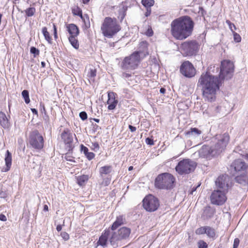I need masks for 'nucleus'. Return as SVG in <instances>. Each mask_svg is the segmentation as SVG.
Listing matches in <instances>:
<instances>
[{
    "mask_svg": "<svg viewBox=\"0 0 248 248\" xmlns=\"http://www.w3.org/2000/svg\"><path fill=\"white\" fill-rule=\"evenodd\" d=\"M145 142L147 144L150 145H153L154 144V142L153 139L150 138H147L145 140Z\"/></svg>",
    "mask_w": 248,
    "mask_h": 248,
    "instance_id": "nucleus-48",
    "label": "nucleus"
},
{
    "mask_svg": "<svg viewBox=\"0 0 248 248\" xmlns=\"http://www.w3.org/2000/svg\"><path fill=\"white\" fill-rule=\"evenodd\" d=\"M194 22L188 16L175 19L171 23V33L177 40H184L190 36L193 30Z\"/></svg>",
    "mask_w": 248,
    "mask_h": 248,
    "instance_id": "nucleus-3",
    "label": "nucleus"
},
{
    "mask_svg": "<svg viewBox=\"0 0 248 248\" xmlns=\"http://www.w3.org/2000/svg\"><path fill=\"white\" fill-rule=\"evenodd\" d=\"M1 118H2V120H1V126L4 129L9 130L11 125V124L5 114L2 112H1Z\"/></svg>",
    "mask_w": 248,
    "mask_h": 248,
    "instance_id": "nucleus-24",
    "label": "nucleus"
},
{
    "mask_svg": "<svg viewBox=\"0 0 248 248\" xmlns=\"http://www.w3.org/2000/svg\"><path fill=\"white\" fill-rule=\"evenodd\" d=\"M78 12L77 13L73 12V14L75 15L79 16L81 18H82V11L79 8H78Z\"/></svg>",
    "mask_w": 248,
    "mask_h": 248,
    "instance_id": "nucleus-53",
    "label": "nucleus"
},
{
    "mask_svg": "<svg viewBox=\"0 0 248 248\" xmlns=\"http://www.w3.org/2000/svg\"><path fill=\"white\" fill-rule=\"evenodd\" d=\"M140 60V52L135 51L124 59L122 68L124 70L135 69L138 67Z\"/></svg>",
    "mask_w": 248,
    "mask_h": 248,
    "instance_id": "nucleus-8",
    "label": "nucleus"
},
{
    "mask_svg": "<svg viewBox=\"0 0 248 248\" xmlns=\"http://www.w3.org/2000/svg\"><path fill=\"white\" fill-rule=\"evenodd\" d=\"M112 170V167L111 166H105L99 169V173L101 177H103V175L109 174Z\"/></svg>",
    "mask_w": 248,
    "mask_h": 248,
    "instance_id": "nucleus-27",
    "label": "nucleus"
},
{
    "mask_svg": "<svg viewBox=\"0 0 248 248\" xmlns=\"http://www.w3.org/2000/svg\"><path fill=\"white\" fill-rule=\"evenodd\" d=\"M24 12L27 17H31L34 15L36 9L34 7H30L26 9Z\"/></svg>",
    "mask_w": 248,
    "mask_h": 248,
    "instance_id": "nucleus-34",
    "label": "nucleus"
},
{
    "mask_svg": "<svg viewBox=\"0 0 248 248\" xmlns=\"http://www.w3.org/2000/svg\"><path fill=\"white\" fill-rule=\"evenodd\" d=\"M206 226L200 227L197 229L195 231V233L196 234L200 235V234H204L206 233Z\"/></svg>",
    "mask_w": 248,
    "mask_h": 248,
    "instance_id": "nucleus-37",
    "label": "nucleus"
},
{
    "mask_svg": "<svg viewBox=\"0 0 248 248\" xmlns=\"http://www.w3.org/2000/svg\"><path fill=\"white\" fill-rule=\"evenodd\" d=\"M199 248H207L208 245L207 243L203 240H200L198 243Z\"/></svg>",
    "mask_w": 248,
    "mask_h": 248,
    "instance_id": "nucleus-41",
    "label": "nucleus"
},
{
    "mask_svg": "<svg viewBox=\"0 0 248 248\" xmlns=\"http://www.w3.org/2000/svg\"><path fill=\"white\" fill-rule=\"evenodd\" d=\"M61 138L65 144L66 145V147L68 149V151H70L72 150L73 148V146L72 145L73 140V135L72 133L68 129L65 128L64 129L61 134Z\"/></svg>",
    "mask_w": 248,
    "mask_h": 248,
    "instance_id": "nucleus-17",
    "label": "nucleus"
},
{
    "mask_svg": "<svg viewBox=\"0 0 248 248\" xmlns=\"http://www.w3.org/2000/svg\"><path fill=\"white\" fill-rule=\"evenodd\" d=\"M248 168V165L241 159L235 160L230 166V170L233 175L238 173L245 172Z\"/></svg>",
    "mask_w": 248,
    "mask_h": 248,
    "instance_id": "nucleus-16",
    "label": "nucleus"
},
{
    "mask_svg": "<svg viewBox=\"0 0 248 248\" xmlns=\"http://www.w3.org/2000/svg\"><path fill=\"white\" fill-rule=\"evenodd\" d=\"M31 110L33 114L38 116V111L36 108H31Z\"/></svg>",
    "mask_w": 248,
    "mask_h": 248,
    "instance_id": "nucleus-57",
    "label": "nucleus"
},
{
    "mask_svg": "<svg viewBox=\"0 0 248 248\" xmlns=\"http://www.w3.org/2000/svg\"><path fill=\"white\" fill-rule=\"evenodd\" d=\"M200 186V184H199V185H198L197 186H193V187L192 188V189H191V191H190V192L189 194H191V195H193V192L196 190L197 188L198 187H199V186Z\"/></svg>",
    "mask_w": 248,
    "mask_h": 248,
    "instance_id": "nucleus-54",
    "label": "nucleus"
},
{
    "mask_svg": "<svg viewBox=\"0 0 248 248\" xmlns=\"http://www.w3.org/2000/svg\"><path fill=\"white\" fill-rule=\"evenodd\" d=\"M111 234V232L109 228L105 230L102 233V235L99 237V240L97 243V245L102 247L106 246L108 240L109 241Z\"/></svg>",
    "mask_w": 248,
    "mask_h": 248,
    "instance_id": "nucleus-18",
    "label": "nucleus"
},
{
    "mask_svg": "<svg viewBox=\"0 0 248 248\" xmlns=\"http://www.w3.org/2000/svg\"><path fill=\"white\" fill-rule=\"evenodd\" d=\"M88 20H89V18L88 19ZM84 21V23H85V25L86 27L87 28H90V23L89 21H88V22H86L85 20Z\"/></svg>",
    "mask_w": 248,
    "mask_h": 248,
    "instance_id": "nucleus-59",
    "label": "nucleus"
},
{
    "mask_svg": "<svg viewBox=\"0 0 248 248\" xmlns=\"http://www.w3.org/2000/svg\"><path fill=\"white\" fill-rule=\"evenodd\" d=\"M234 41L236 43H239L241 41V37L240 35L235 32H233Z\"/></svg>",
    "mask_w": 248,
    "mask_h": 248,
    "instance_id": "nucleus-40",
    "label": "nucleus"
},
{
    "mask_svg": "<svg viewBox=\"0 0 248 248\" xmlns=\"http://www.w3.org/2000/svg\"><path fill=\"white\" fill-rule=\"evenodd\" d=\"M110 183V179L106 178L103 179L102 184L105 186H108Z\"/></svg>",
    "mask_w": 248,
    "mask_h": 248,
    "instance_id": "nucleus-49",
    "label": "nucleus"
},
{
    "mask_svg": "<svg viewBox=\"0 0 248 248\" xmlns=\"http://www.w3.org/2000/svg\"><path fill=\"white\" fill-rule=\"evenodd\" d=\"M166 92V89L164 88H161L160 89V93H161L164 94Z\"/></svg>",
    "mask_w": 248,
    "mask_h": 248,
    "instance_id": "nucleus-61",
    "label": "nucleus"
},
{
    "mask_svg": "<svg viewBox=\"0 0 248 248\" xmlns=\"http://www.w3.org/2000/svg\"><path fill=\"white\" fill-rule=\"evenodd\" d=\"M196 166L195 161L190 159H184L178 162L175 170L180 175L188 174L194 170Z\"/></svg>",
    "mask_w": 248,
    "mask_h": 248,
    "instance_id": "nucleus-7",
    "label": "nucleus"
},
{
    "mask_svg": "<svg viewBox=\"0 0 248 248\" xmlns=\"http://www.w3.org/2000/svg\"><path fill=\"white\" fill-rule=\"evenodd\" d=\"M235 179L236 182L244 186L248 184V176L245 172L242 173V174L236 176Z\"/></svg>",
    "mask_w": 248,
    "mask_h": 248,
    "instance_id": "nucleus-23",
    "label": "nucleus"
},
{
    "mask_svg": "<svg viewBox=\"0 0 248 248\" xmlns=\"http://www.w3.org/2000/svg\"><path fill=\"white\" fill-rule=\"evenodd\" d=\"M30 52L33 54V57L35 58L39 55V50L35 47L31 46L30 48Z\"/></svg>",
    "mask_w": 248,
    "mask_h": 248,
    "instance_id": "nucleus-38",
    "label": "nucleus"
},
{
    "mask_svg": "<svg viewBox=\"0 0 248 248\" xmlns=\"http://www.w3.org/2000/svg\"><path fill=\"white\" fill-rule=\"evenodd\" d=\"M79 115L80 119L83 121L87 119V114L85 111H81L79 113Z\"/></svg>",
    "mask_w": 248,
    "mask_h": 248,
    "instance_id": "nucleus-44",
    "label": "nucleus"
},
{
    "mask_svg": "<svg viewBox=\"0 0 248 248\" xmlns=\"http://www.w3.org/2000/svg\"><path fill=\"white\" fill-rule=\"evenodd\" d=\"M146 34L149 37L152 36L153 35V31L152 29H148Z\"/></svg>",
    "mask_w": 248,
    "mask_h": 248,
    "instance_id": "nucleus-51",
    "label": "nucleus"
},
{
    "mask_svg": "<svg viewBox=\"0 0 248 248\" xmlns=\"http://www.w3.org/2000/svg\"><path fill=\"white\" fill-rule=\"evenodd\" d=\"M143 206L144 208L148 212L155 211L159 206V200L153 195H149L143 199Z\"/></svg>",
    "mask_w": 248,
    "mask_h": 248,
    "instance_id": "nucleus-12",
    "label": "nucleus"
},
{
    "mask_svg": "<svg viewBox=\"0 0 248 248\" xmlns=\"http://www.w3.org/2000/svg\"><path fill=\"white\" fill-rule=\"evenodd\" d=\"M41 67L44 68L46 66V62H42L41 63Z\"/></svg>",
    "mask_w": 248,
    "mask_h": 248,
    "instance_id": "nucleus-63",
    "label": "nucleus"
},
{
    "mask_svg": "<svg viewBox=\"0 0 248 248\" xmlns=\"http://www.w3.org/2000/svg\"><path fill=\"white\" fill-rule=\"evenodd\" d=\"M206 234L207 236L213 239L216 238V232L215 230L211 227L210 226H206Z\"/></svg>",
    "mask_w": 248,
    "mask_h": 248,
    "instance_id": "nucleus-31",
    "label": "nucleus"
},
{
    "mask_svg": "<svg viewBox=\"0 0 248 248\" xmlns=\"http://www.w3.org/2000/svg\"><path fill=\"white\" fill-rule=\"evenodd\" d=\"M7 220V218L5 216L1 214V221H5Z\"/></svg>",
    "mask_w": 248,
    "mask_h": 248,
    "instance_id": "nucleus-58",
    "label": "nucleus"
},
{
    "mask_svg": "<svg viewBox=\"0 0 248 248\" xmlns=\"http://www.w3.org/2000/svg\"><path fill=\"white\" fill-rule=\"evenodd\" d=\"M233 63L230 60H224L221 63L219 78L221 80H228L232 78L234 72Z\"/></svg>",
    "mask_w": 248,
    "mask_h": 248,
    "instance_id": "nucleus-9",
    "label": "nucleus"
},
{
    "mask_svg": "<svg viewBox=\"0 0 248 248\" xmlns=\"http://www.w3.org/2000/svg\"><path fill=\"white\" fill-rule=\"evenodd\" d=\"M154 0H142L141 3L145 8H151L154 5Z\"/></svg>",
    "mask_w": 248,
    "mask_h": 248,
    "instance_id": "nucleus-36",
    "label": "nucleus"
},
{
    "mask_svg": "<svg viewBox=\"0 0 248 248\" xmlns=\"http://www.w3.org/2000/svg\"><path fill=\"white\" fill-rule=\"evenodd\" d=\"M88 179L89 177L87 175H82L78 176L77 178V183L80 186H84Z\"/></svg>",
    "mask_w": 248,
    "mask_h": 248,
    "instance_id": "nucleus-30",
    "label": "nucleus"
},
{
    "mask_svg": "<svg viewBox=\"0 0 248 248\" xmlns=\"http://www.w3.org/2000/svg\"><path fill=\"white\" fill-rule=\"evenodd\" d=\"M64 159L65 160H66L67 161H68L70 162H75V161L74 159L71 158L70 156H67L66 155L64 156Z\"/></svg>",
    "mask_w": 248,
    "mask_h": 248,
    "instance_id": "nucleus-55",
    "label": "nucleus"
},
{
    "mask_svg": "<svg viewBox=\"0 0 248 248\" xmlns=\"http://www.w3.org/2000/svg\"><path fill=\"white\" fill-rule=\"evenodd\" d=\"M175 179L167 172L159 174L155 179V186L159 189L170 190L173 188Z\"/></svg>",
    "mask_w": 248,
    "mask_h": 248,
    "instance_id": "nucleus-4",
    "label": "nucleus"
},
{
    "mask_svg": "<svg viewBox=\"0 0 248 248\" xmlns=\"http://www.w3.org/2000/svg\"><path fill=\"white\" fill-rule=\"evenodd\" d=\"M21 94L25 103L27 104H29L30 102L29 91L28 90H24L22 92Z\"/></svg>",
    "mask_w": 248,
    "mask_h": 248,
    "instance_id": "nucleus-35",
    "label": "nucleus"
},
{
    "mask_svg": "<svg viewBox=\"0 0 248 248\" xmlns=\"http://www.w3.org/2000/svg\"><path fill=\"white\" fill-rule=\"evenodd\" d=\"M92 149L94 152L98 151L99 149V145L98 143L97 142L92 143Z\"/></svg>",
    "mask_w": 248,
    "mask_h": 248,
    "instance_id": "nucleus-45",
    "label": "nucleus"
},
{
    "mask_svg": "<svg viewBox=\"0 0 248 248\" xmlns=\"http://www.w3.org/2000/svg\"><path fill=\"white\" fill-rule=\"evenodd\" d=\"M217 189L228 192V189L231 186L232 182L230 177L227 174H222L218 177L215 181Z\"/></svg>",
    "mask_w": 248,
    "mask_h": 248,
    "instance_id": "nucleus-14",
    "label": "nucleus"
},
{
    "mask_svg": "<svg viewBox=\"0 0 248 248\" xmlns=\"http://www.w3.org/2000/svg\"><path fill=\"white\" fill-rule=\"evenodd\" d=\"M61 235L62 237V238L65 241L68 240L69 239V235L66 232H62L61 233Z\"/></svg>",
    "mask_w": 248,
    "mask_h": 248,
    "instance_id": "nucleus-46",
    "label": "nucleus"
},
{
    "mask_svg": "<svg viewBox=\"0 0 248 248\" xmlns=\"http://www.w3.org/2000/svg\"><path fill=\"white\" fill-rule=\"evenodd\" d=\"M62 229V226L61 225H58L56 227V230L58 232H60Z\"/></svg>",
    "mask_w": 248,
    "mask_h": 248,
    "instance_id": "nucleus-60",
    "label": "nucleus"
},
{
    "mask_svg": "<svg viewBox=\"0 0 248 248\" xmlns=\"http://www.w3.org/2000/svg\"><path fill=\"white\" fill-rule=\"evenodd\" d=\"M90 1V0H82V2L84 4H87Z\"/></svg>",
    "mask_w": 248,
    "mask_h": 248,
    "instance_id": "nucleus-64",
    "label": "nucleus"
},
{
    "mask_svg": "<svg viewBox=\"0 0 248 248\" xmlns=\"http://www.w3.org/2000/svg\"><path fill=\"white\" fill-rule=\"evenodd\" d=\"M131 233V229L126 227L120 228L117 231H112L109 243L113 248L118 247L119 242L128 239Z\"/></svg>",
    "mask_w": 248,
    "mask_h": 248,
    "instance_id": "nucleus-6",
    "label": "nucleus"
},
{
    "mask_svg": "<svg viewBox=\"0 0 248 248\" xmlns=\"http://www.w3.org/2000/svg\"><path fill=\"white\" fill-rule=\"evenodd\" d=\"M67 31L70 34V36H78L79 30L77 25L74 24H69L66 25Z\"/></svg>",
    "mask_w": 248,
    "mask_h": 248,
    "instance_id": "nucleus-21",
    "label": "nucleus"
},
{
    "mask_svg": "<svg viewBox=\"0 0 248 248\" xmlns=\"http://www.w3.org/2000/svg\"><path fill=\"white\" fill-rule=\"evenodd\" d=\"M202 134V131L197 128H191L189 131H187L186 135L192 136H198Z\"/></svg>",
    "mask_w": 248,
    "mask_h": 248,
    "instance_id": "nucleus-33",
    "label": "nucleus"
},
{
    "mask_svg": "<svg viewBox=\"0 0 248 248\" xmlns=\"http://www.w3.org/2000/svg\"><path fill=\"white\" fill-rule=\"evenodd\" d=\"M96 76V70L94 68H91L88 72L87 76L89 78V82H94L95 78Z\"/></svg>",
    "mask_w": 248,
    "mask_h": 248,
    "instance_id": "nucleus-28",
    "label": "nucleus"
},
{
    "mask_svg": "<svg viewBox=\"0 0 248 248\" xmlns=\"http://www.w3.org/2000/svg\"><path fill=\"white\" fill-rule=\"evenodd\" d=\"M40 107H41L40 111H41V113L43 114H44V115H46V118L48 120V116L47 114V112H46V108H45V106L44 104L42 103H40Z\"/></svg>",
    "mask_w": 248,
    "mask_h": 248,
    "instance_id": "nucleus-39",
    "label": "nucleus"
},
{
    "mask_svg": "<svg viewBox=\"0 0 248 248\" xmlns=\"http://www.w3.org/2000/svg\"><path fill=\"white\" fill-rule=\"evenodd\" d=\"M68 40L70 44L74 48L78 49L79 48V43L77 36H69Z\"/></svg>",
    "mask_w": 248,
    "mask_h": 248,
    "instance_id": "nucleus-29",
    "label": "nucleus"
},
{
    "mask_svg": "<svg viewBox=\"0 0 248 248\" xmlns=\"http://www.w3.org/2000/svg\"><path fill=\"white\" fill-rule=\"evenodd\" d=\"M227 193V192L220 189L214 190L210 196L211 203L217 205L223 204L227 200L226 194Z\"/></svg>",
    "mask_w": 248,
    "mask_h": 248,
    "instance_id": "nucleus-13",
    "label": "nucleus"
},
{
    "mask_svg": "<svg viewBox=\"0 0 248 248\" xmlns=\"http://www.w3.org/2000/svg\"><path fill=\"white\" fill-rule=\"evenodd\" d=\"M221 80L219 78L212 75L208 71L201 75L198 84L202 88V95L205 100L209 102L215 100L216 92L219 89Z\"/></svg>",
    "mask_w": 248,
    "mask_h": 248,
    "instance_id": "nucleus-1",
    "label": "nucleus"
},
{
    "mask_svg": "<svg viewBox=\"0 0 248 248\" xmlns=\"http://www.w3.org/2000/svg\"><path fill=\"white\" fill-rule=\"evenodd\" d=\"M101 30L105 36L111 38L120 30V28L115 19L107 17L104 20Z\"/></svg>",
    "mask_w": 248,
    "mask_h": 248,
    "instance_id": "nucleus-5",
    "label": "nucleus"
},
{
    "mask_svg": "<svg viewBox=\"0 0 248 248\" xmlns=\"http://www.w3.org/2000/svg\"><path fill=\"white\" fill-rule=\"evenodd\" d=\"M146 8V11L145 13V16L146 17L149 16L151 13V8Z\"/></svg>",
    "mask_w": 248,
    "mask_h": 248,
    "instance_id": "nucleus-52",
    "label": "nucleus"
},
{
    "mask_svg": "<svg viewBox=\"0 0 248 248\" xmlns=\"http://www.w3.org/2000/svg\"><path fill=\"white\" fill-rule=\"evenodd\" d=\"M43 210L44 211H48V207L47 205L45 204L44 205Z\"/></svg>",
    "mask_w": 248,
    "mask_h": 248,
    "instance_id": "nucleus-62",
    "label": "nucleus"
},
{
    "mask_svg": "<svg viewBox=\"0 0 248 248\" xmlns=\"http://www.w3.org/2000/svg\"><path fill=\"white\" fill-rule=\"evenodd\" d=\"M240 243V240L238 238H236L234 240L233 248H237Z\"/></svg>",
    "mask_w": 248,
    "mask_h": 248,
    "instance_id": "nucleus-47",
    "label": "nucleus"
},
{
    "mask_svg": "<svg viewBox=\"0 0 248 248\" xmlns=\"http://www.w3.org/2000/svg\"><path fill=\"white\" fill-rule=\"evenodd\" d=\"M115 95H116V94L113 93H109L108 94L107 103L108 105V108L109 110L114 109L118 104V100L115 99Z\"/></svg>",
    "mask_w": 248,
    "mask_h": 248,
    "instance_id": "nucleus-20",
    "label": "nucleus"
},
{
    "mask_svg": "<svg viewBox=\"0 0 248 248\" xmlns=\"http://www.w3.org/2000/svg\"><path fill=\"white\" fill-rule=\"evenodd\" d=\"M128 128L132 132H135L136 130V127L132 125H129Z\"/></svg>",
    "mask_w": 248,
    "mask_h": 248,
    "instance_id": "nucleus-56",
    "label": "nucleus"
},
{
    "mask_svg": "<svg viewBox=\"0 0 248 248\" xmlns=\"http://www.w3.org/2000/svg\"><path fill=\"white\" fill-rule=\"evenodd\" d=\"M12 154L9 150H7L4 157L5 166L1 169V171L7 172L9 170L12 165Z\"/></svg>",
    "mask_w": 248,
    "mask_h": 248,
    "instance_id": "nucleus-19",
    "label": "nucleus"
},
{
    "mask_svg": "<svg viewBox=\"0 0 248 248\" xmlns=\"http://www.w3.org/2000/svg\"><path fill=\"white\" fill-rule=\"evenodd\" d=\"M29 142L30 145L36 150H41L44 147V139L38 130L31 132L29 135Z\"/></svg>",
    "mask_w": 248,
    "mask_h": 248,
    "instance_id": "nucleus-10",
    "label": "nucleus"
},
{
    "mask_svg": "<svg viewBox=\"0 0 248 248\" xmlns=\"http://www.w3.org/2000/svg\"><path fill=\"white\" fill-rule=\"evenodd\" d=\"M42 33L45 39L48 42L49 44H51L52 43V39L51 37L50 36L49 32L47 31L46 27H44L42 28Z\"/></svg>",
    "mask_w": 248,
    "mask_h": 248,
    "instance_id": "nucleus-32",
    "label": "nucleus"
},
{
    "mask_svg": "<svg viewBox=\"0 0 248 248\" xmlns=\"http://www.w3.org/2000/svg\"><path fill=\"white\" fill-rule=\"evenodd\" d=\"M229 140L230 137L227 133L217 135L212 140L214 143V145L210 146L204 145L202 146L199 151L201 156L210 159L219 155L225 150Z\"/></svg>",
    "mask_w": 248,
    "mask_h": 248,
    "instance_id": "nucleus-2",
    "label": "nucleus"
},
{
    "mask_svg": "<svg viewBox=\"0 0 248 248\" xmlns=\"http://www.w3.org/2000/svg\"><path fill=\"white\" fill-rule=\"evenodd\" d=\"M214 215L213 210L209 206L205 207L202 216L205 219H209L211 218Z\"/></svg>",
    "mask_w": 248,
    "mask_h": 248,
    "instance_id": "nucleus-26",
    "label": "nucleus"
},
{
    "mask_svg": "<svg viewBox=\"0 0 248 248\" xmlns=\"http://www.w3.org/2000/svg\"><path fill=\"white\" fill-rule=\"evenodd\" d=\"M181 50L186 56H191L196 55L198 52L199 46L195 41L185 42L181 45Z\"/></svg>",
    "mask_w": 248,
    "mask_h": 248,
    "instance_id": "nucleus-11",
    "label": "nucleus"
},
{
    "mask_svg": "<svg viewBox=\"0 0 248 248\" xmlns=\"http://www.w3.org/2000/svg\"><path fill=\"white\" fill-rule=\"evenodd\" d=\"M124 223L123 217L122 216H119L117 217L116 220L114 222L110 227V231H113L115 230L120 226L123 224Z\"/></svg>",
    "mask_w": 248,
    "mask_h": 248,
    "instance_id": "nucleus-25",
    "label": "nucleus"
},
{
    "mask_svg": "<svg viewBox=\"0 0 248 248\" xmlns=\"http://www.w3.org/2000/svg\"><path fill=\"white\" fill-rule=\"evenodd\" d=\"M180 71L184 76L188 78H192L196 74L195 68L188 61H185L181 64Z\"/></svg>",
    "mask_w": 248,
    "mask_h": 248,
    "instance_id": "nucleus-15",
    "label": "nucleus"
},
{
    "mask_svg": "<svg viewBox=\"0 0 248 248\" xmlns=\"http://www.w3.org/2000/svg\"><path fill=\"white\" fill-rule=\"evenodd\" d=\"M80 147L81 152L84 154L86 158L89 160H91L94 157V154L93 152H89V149L87 147L85 146L83 144H81L80 145Z\"/></svg>",
    "mask_w": 248,
    "mask_h": 248,
    "instance_id": "nucleus-22",
    "label": "nucleus"
},
{
    "mask_svg": "<svg viewBox=\"0 0 248 248\" xmlns=\"http://www.w3.org/2000/svg\"><path fill=\"white\" fill-rule=\"evenodd\" d=\"M121 77L125 79L131 80L130 78H131L132 76L131 74L123 72L121 75Z\"/></svg>",
    "mask_w": 248,
    "mask_h": 248,
    "instance_id": "nucleus-43",
    "label": "nucleus"
},
{
    "mask_svg": "<svg viewBox=\"0 0 248 248\" xmlns=\"http://www.w3.org/2000/svg\"><path fill=\"white\" fill-rule=\"evenodd\" d=\"M227 25L229 26L230 29L231 30V31L233 32L234 30H236V27L234 25V24L232 23L230 20H227L226 21Z\"/></svg>",
    "mask_w": 248,
    "mask_h": 248,
    "instance_id": "nucleus-42",
    "label": "nucleus"
},
{
    "mask_svg": "<svg viewBox=\"0 0 248 248\" xmlns=\"http://www.w3.org/2000/svg\"><path fill=\"white\" fill-rule=\"evenodd\" d=\"M53 31H54V36L55 39H57L58 38V35H57V30L56 26L55 24H53Z\"/></svg>",
    "mask_w": 248,
    "mask_h": 248,
    "instance_id": "nucleus-50",
    "label": "nucleus"
}]
</instances>
